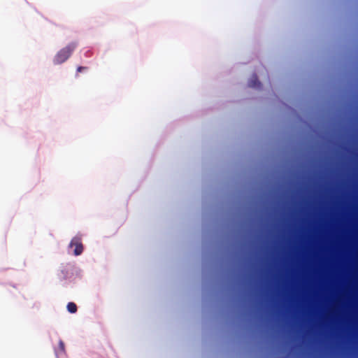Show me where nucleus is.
I'll return each instance as SVG.
<instances>
[{"instance_id": "nucleus-6", "label": "nucleus", "mask_w": 358, "mask_h": 358, "mask_svg": "<svg viewBox=\"0 0 358 358\" xmlns=\"http://www.w3.org/2000/svg\"><path fill=\"white\" fill-rule=\"evenodd\" d=\"M59 346L62 352H64V343L62 341H59Z\"/></svg>"}, {"instance_id": "nucleus-1", "label": "nucleus", "mask_w": 358, "mask_h": 358, "mask_svg": "<svg viewBox=\"0 0 358 358\" xmlns=\"http://www.w3.org/2000/svg\"><path fill=\"white\" fill-rule=\"evenodd\" d=\"M78 46L76 41L71 42L62 48L55 56L53 62L55 64H61L66 62L72 55Z\"/></svg>"}, {"instance_id": "nucleus-2", "label": "nucleus", "mask_w": 358, "mask_h": 358, "mask_svg": "<svg viewBox=\"0 0 358 358\" xmlns=\"http://www.w3.org/2000/svg\"><path fill=\"white\" fill-rule=\"evenodd\" d=\"M70 248H75L73 250V253L76 256L80 255L82 254L83 251V245L81 242L80 238L76 236L72 238L70 244Z\"/></svg>"}, {"instance_id": "nucleus-5", "label": "nucleus", "mask_w": 358, "mask_h": 358, "mask_svg": "<svg viewBox=\"0 0 358 358\" xmlns=\"http://www.w3.org/2000/svg\"><path fill=\"white\" fill-rule=\"evenodd\" d=\"M88 68L87 66H78L76 70V76H78V73L83 72V71L87 70Z\"/></svg>"}, {"instance_id": "nucleus-3", "label": "nucleus", "mask_w": 358, "mask_h": 358, "mask_svg": "<svg viewBox=\"0 0 358 358\" xmlns=\"http://www.w3.org/2000/svg\"><path fill=\"white\" fill-rule=\"evenodd\" d=\"M248 85L252 88L259 89L262 87V83L259 82L257 75H253L248 82Z\"/></svg>"}, {"instance_id": "nucleus-4", "label": "nucleus", "mask_w": 358, "mask_h": 358, "mask_svg": "<svg viewBox=\"0 0 358 358\" xmlns=\"http://www.w3.org/2000/svg\"><path fill=\"white\" fill-rule=\"evenodd\" d=\"M66 308L68 311L71 313H75L77 312V306L73 302L68 303Z\"/></svg>"}]
</instances>
